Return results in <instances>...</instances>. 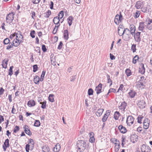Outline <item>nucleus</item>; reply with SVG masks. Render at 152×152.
Returning <instances> with one entry per match:
<instances>
[{
  "mask_svg": "<svg viewBox=\"0 0 152 152\" xmlns=\"http://www.w3.org/2000/svg\"><path fill=\"white\" fill-rule=\"evenodd\" d=\"M86 143L85 141L82 140L78 141L77 144L78 151L79 152L83 151L86 149Z\"/></svg>",
  "mask_w": 152,
  "mask_h": 152,
  "instance_id": "obj_1",
  "label": "nucleus"
},
{
  "mask_svg": "<svg viewBox=\"0 0 152 152\" xmlns=\"http://www.w3.org/2000/svg\"><path fill=\"white\" fill-rule=\"evenodd\" d=\"M14 13L12 12L9 13L7 15L6 18V21L7 23H9L10 25H11V23H12L14 19Z\"/></svg>",
  "mask_w": 152,
  "mask_h": 152,
  "instance_id": "obj_2",
  "label": "nucleus"
},
{
  "mask_svg": "<svg viewBox=\"0 0 152 152\" xmlns=\"http://www.w3.org/2000/svg\"><path fill=\"white\" fill-rule=\"evenodd\" d=\"M141 33V32L137 31L133 35H132L134 37V40L138 42V44L141 41V38L140 37Z\"/></svg>",
  "mask_w": 152,
  "mask_h": 152,
  "instance_id": "obj_3",
  "label": "nucleus"
},
{
  "mask_svg": "<svg viewBox=\"0 0 152 152\" xmlns=\"http://www.w3.org/2000/svg\"><path fill=\"white\" fill-rule=\"evenodd\" d=\"M134 122V118L131 115L129 116L127 118L126 122L129 126H131Z\"/></svg>",
  "mask_w": 152,
  "mask_h": 152,
  "instance_id": "obj_4",
  "label": "nucleus"
},
{
  "mask_svg": "<svg viewBox=\"0 0 152 152\" xmlns=\"http://www.w3.org/2000/svg\"><path fill=\"white\" fill-rule=\"evenodd\" d=\"M141 149L142 152H150L151 151L150 148L145 144L142 145Z\"/></svg>",
  "mask_w": 152,
  "mask_h": 152,
  "instance_id": "obj_5",
  "label": "nucleus"
},
{
  "mask_svg": "<svg viewBox=\"0 0 152 152\" xmlns=\"http://www.w3.org/2000/svg\"><path fill=\"white\" fill-rule=\"evenodd\" d=\"M150 121V120L147 118H146L144 120L143 122V127L144 129H148L149 126Z\"/></svg>",
  "mask_w": 152,
  "mask_h": 152,
  "instance_id": "obj_6",
  "label": "nucleus"
},
{
  "mask_svg": "<svg viewBox=\"0 0 152 152\" xmlns=\"http://www.w3.org/2000/svg\"><path fill=\"white\" fill-rule=\"evenodd\" d=\"M137 106L141 109L144 108L145 106V103L143 100H140L138 101Z\"/></svg>",
  "mask_w": 152,
  "mask_h": 152,
  "instance_id": "obj_7",
  "label": "nucleus"
},
{
  "mask_svg": "<svg viewBox=\"0 0 152 152\" xmlns=\"http://www.w3.org/2000/svg\"><path fill=\"white\" fill-rule=\"evenodd\" d=\"M15 39L18 40L19 39H23V37L21 34V32L20 31H18L17 32H15Z\"/></svg>",
  "mask_w": 152,
  "mask_h": 152,
  "instance_id": "obj_8",
  "label": "nucleus"
},
{
  "mask_svg": "<svg viewBox=\"0 0 152 152\" xmlns=\"http://www.w3.org/2000/svg\"><path fill=\"white\" fill-rule=\"evenodd\" d=\"M102 84L101 83H100L96 87L95 91H96L97 94H98L102 92Z\"/></svg>",
  "mask_w": 152,
  "mask_h": 152,
  "instance_id": "obj_9",
  "label": "nucleus"
},
{
  "mask_svg": "<svg viewBox=\"0 0 152 152\" xmlns=\"http://www.w3.org/2000/svg\"><path fill=\"white\" fill-rule=\"evenodd\" d=\"M145 69L143 64H141L140 65L139 68V72L142 74H143L145 73Z\"/></svg>",
  "mask_w": 152,
  "mask_h": 152,
  "instance_id": "obj_10",
  "label": "nucleus"
},
{
  "mask_svg": "<svg viewBox=\"0 0 152 152\" xmlns=\"http://www.w3.org/2000/svg\"><path fill=\"white\" fill-rule=\"evenodd\" d=\"M23 129L25 132L26 134L29 136L31 135V132L30 131L29 127L27 125H24L23 126Z\"/></svg>",
  "mask_w": 152,
  "mask_h": 152,
  "instance_id": "obj_11",
  "label": "nucleus"
},
{
  "mask_svg": "<svg viewBox=\"0 0 152 152\" xmlns=\"http://www.w3.org/2000/svg\"><path fill=\"white\" fill-rule=\"evenodd\" d=\"M130 32L131 34L133 35L135 32L136 27L133 24H131L129 26Z\"/></svg>",
  "mask_w": 152,
  "mask_h": 152,
  "instance_id": "obj_12",
  "label": "nucleus"
},
{
  "mask_svg": "<svg viewBox=\"0 0 152 152\" xmlns=\"http://www.w3.org/2000/svg\"><path fill=\"white\" fill-rule=\"evenodd\" d=\"M136 87L139 89H142L144 87L143 83L141 81H139L136 85Z\"/></svg>",
  "mask_w": 152,
  "mask_h": 152,
  "instance_id": "obj_13",
  "label": "nucleus"
},
{
  "mask_svg": "<svg viewBox=\"0 0 152 152\" xmlns=\"http://www.w3.org/2000/svg\"><path fill=\"white\" fill-rule=\"evenodd\" d=\"M9 146V140L8 139H6L3 145V148L4 151H6L7 148Z\"/></svg>",
  "mask_w": 152,
  "mask_h": 152,
  "instance_id": "obj_14",
  "label": "nucleus"
},
{
  "mask_svg": "<svg viewBox=\"0 0 152 152\" xmlns=\"http://www.w3.org/2000/svg\"><path fill=\"white\" fill-rule=\"evenodd\" d=\"M61 146L59 143H57L53 148V151L54 152H58L59 151Z\"/></svg>",
  "mask_w": 152,
  "mask_h": 152,
  "instance_id": "obj_15",
  "label": "nucleus"
},
{
  "mask_svg": "<svg viewBox=\"0 0 152 152\" xmlns=\"http://www.w3.org/2000/svg\"><path fill=\"white\" fill-rule=\"evenodd\" d=\"M64 39L66 40H67L69 38V32L67 30H65L64 31Z\"/></svg>",
  "mask_w": 152,
  "mask_h": 152,
  "instance_id": "obj_16",
  "label": "nucleus"
},
{
  "mask_svg": "<svg viewBox=\"0 0 152 152\" xmlns=\"http://www.w3.org/2000/svg\"><path fill=\"white\" fill-rule=\"evenodd\" d=\"M27 105L29 107H33L35 105V102L34 100L31 99L28 102Z\"/></svg>",
  "mask_w": 152,
  "mask_h": 152,
  "instance_id": "obj_17",
  "label": "nucleus"
},
{
  "mask_svg": "<svg viewBox=\"0 0 152 152\" xmlns=\"http://www.w3.org/2000/svg\"><path fill=\"white\" fill-rule=\"evenodd\" d=\"M144 28V22L143 21L139 23V26L138 27V30L142 32H143V29Z\"/></svg>",
  "mask_w": 152,
  "mask_h": 152,
  "instance_id": "obj_18",
  "label": "nucleus"
},
{
  "mask_svg": "<svg viewBox=\"0 0 152 152\" xmlns=\"http://www.w3.org/2000/svg\"><path fill=\"white\" fill-rule=\"evenodd\" d=\"M118 128L122 133H125L126 132V128L122 125L119 126Z\"/></svg>",
  "mask_w": 152,
  "mask_h": 152,
  "instance_id": "obj_19",
  "label": "nucleus"
},
{
  "mask_svg": "<svg viewBox=\"0 0 152 152\" xmlns=\"http://www.w3.org/2000/svg\"><path fill=\"white\" fill-rule=\"evenodd\" d=\"M126 104L125 102H123L121 103V104L119 107V108L122 110H124L126 108Z\"/></svg>",
  "mask_w": 152,
  "mask_h": 152,
  "instance_id": "obj_20",
  "label": "nucleus"
},
{
  "mask_svg": "<svg viewBox=\"0 0 152 152\" xmlns=\"http://www.w3.org/2000/svg\"><path fill=\"white\" fill-rule=\"evenodd\" d=\"M143 2L140 1H137L135 5V7L137 9H140L142 8V5Z\"/></svg>",
  "mask_w": 152,
  "mask_h": 152,
  "instance_id": "obj_21",
  "label": "nucleus"
},
{
  "mask_svg": "<svg viewBox=\"0 0 152 152\" xmlns=\"http://www.w3.org/2000/svg\"><path fill=\"white\" fill-rule=\"evenodd\" d=\"M53 22L54 24L56 25H58L59 23L60 18L59 17H55L53 20Z\"/></svg>",
  "mask_w": 152,
  "mask_h": 152,
  "instance_id": "obj_22",
  "label": "nucleus"
},
{
  "mask_svg": "<svg viewBox=\"0 0 152 152\" xmlns=\"http://www.w3.org/2000/svg\"><path fill=\"white\" fill-rule=\"evenodd\" d=\"M73 19V18L72 16H69L68 18L67 19L68 23L69 24V26H70L72 23V20Z\"/></svg>",
  "mask_w": 152,
  "mask_h": 152,
  "instance_id": "obj_23",
  "label": "nucleus"
},
{
  "mask_svg": "<svg viewBox=\"0 0 152 152\" xmlns=\"http://www.w3.org/2000/svg\"><path fill=\"white\" fill-rule=\"evenodd\" d=\"M104 110V109L103 108L98 109L96 113V115L98 116H100L102 115Z\"/></svg>",
  "mask_w": 152,
  "mask_h": 152,
  "instance_id": "obj_24",
  "label": "nucleus"
},
{
  "mask_svg": "<svg viewBox=\"0 0 152 152\" xmlns=\"http://www.w3.org/2000/svg\"><path fill=\"white\" fill-rule=\"evenodd\" d=\"M8 61L7 59H5L3 60L2 64L3 68L5 69L7 67Z\"/></svg>",
  "mask_w": 152,
  "mask_h": 152,
  "instance_id": "obj_25",
  "label": "nucleus"
},
{
  "mask_svg": "<svg viewBox=\"0 0 152 152\" xmlns=\"http://www.w3.org/2000/svg\"><path fill=\"white\" fill-rule=\"evenodd\" d=\"M40 79L39 77L37 75H36L34 79V83L36 84H38L39 83Z\"/></svg>",
  "mask_w": 152,
  "mask_h": 152,
  "instance_id": "obj_26",
  "label": "nucleus"
},
{
  "mask_svg": "<svg viewBox=\"0 0 152 152\" xmlns=\"http://www.w3.org/2000/svg\"><path fill=\"white\" fill-rule=\"evenodd\" d=\"M128 94L131 98H133L135 96L136 93L134 91L131 90L129 92Z\"/></svg>",
  "mask_w": 152,
  "mask_h": 152,
  "instance_id": "obj_27",
  "label": "nucleus"
},
{
  "mask_svg": "<svg viewBox=\"0 0 152 152\" xmlns=\"http://www.w3.org/2000/svg\"><path fill=\"white\" fill-rule=\"evenodd\" d=\"M42 150L43 152H49L50 150L48 146L45 145L43 147Z\"/></svg>",
  "mask_w": 152,
  "mask_h": 152,
  "instance_id": "obj_28",
  "label": "nucleus"
},
{
  "mask_svg": "<svg viewBox=\"0 0 152 152\" xmlns=\"http://www.w3.org/2000/svg\"><path fill=\"white\" fill-rule=\"evenodd\" d=\"M120 115V114L119 112H115L114 115V118L116 120H117Z\"/></svg>",
  "mask_w": 152,
  "mask_h": 152,
  "instance_id": "obj_29",
  "label": "nucleus"
},
{
  "mask_svg": "<svg viewBox=\"0 0 152 152\" xmlns=\"http://www.w3.org/2000/svg\"><path fill=\"white\" fill-rule=\"evenodd\" d=\"M51 14V11L48 10L46 12L44 13V17L46 18H48L50 15Z\"/></svg>",
  "mask_w": 152,
  "mask_h": 152,
  "instance_id": "obj_30",
  "label": "nucleus"
},
{
  "mask_svg": "<svg viewBox=\"0 0 152 152\" xmlns=\"http://www.w3.org/2000/svg\"><path fill=\"white\" fill-rule=\"evenodd\" d=\"M64 12L63 10H62L58 14V16L59 17V18L61 19L64 16Z\"/></svg>",
  "mask_w": 152,
  "mask_h": 152,
  "instance_id": "obj_31",
  "label": "nucleus"
},
{
  "mask_svg": "<svg viewBox=\"0 0 152 152\" xmlns=\"http://www.w3.org/2000/svg\"><path fill=\"white\" fill-rule=\"evenodd\" d=\"M54 95L53 94H50L48 96V100L51 102H53L54 101L53 98Z\"/></svg>",
  "mask_w": 152,
  "mask_h": 152,
  "instance_id": "obj_32",
  "label": "nucleus"
},
{
  "mask_svg": "<svg viewBox=\"0 0 152 152\" xmlns=\"http://www.w3.org/2000/svg\"><path fill=\"white\" fill-rule=\"evenodd\" d=\"M12 42V44L15 47H17L19 45L18 41L17 40L15 39H14Z\"/></svg>",
  "mask_w": 152,
  "mask_h": 152,
  "instance_id": "obj_33",
  "label": "nucleus"
},
{
  "mask_svg": "<svg viewBox=\"0 0 152 152\" xmlns=\"http://www.w3.org/2000/svg\"><path fill=\"white\" fill-rule=\"evenodd\" d=\"M125 73L128 77L129 76L132 75L131 70L130 69H127L125 70Z\"/></svg>",
  "mask_w": 152,
  "mask_h": 152,
  "instance_id": "obj_34",
  "label": "nucleus"
},
{
  "mask_svg": "<svg viewBox=\"0 0 152 152\" xmlns=\"http://www.w3.org/2000/svg\"><path fill=\"white\" fill-rule=\"evenodd\" d=\"M30 36L32 38H34L35 37V31L34 30H32L31 31Z\"/></svg>",
  "mask_w": 152,
  "mask_h": 152,
  "instance_id": "obj_35",
  "label": "nucleus"
},
{
  "mask_svg": "<svg viewBox=\"0 0 152 152\" xmlns=\"http://www.w3.org/2000/svg\"><path fill=\"white\" fill-rule=\"evenodd\" d=\"M109 115V114H108L107 113L104 115L103 118H102L103 122H105L107 120Z\"/></svg>",
  "mask_w": 152,
  "mask_h": 152,
  "instance_id": "obj_36",
  "label": "nucleus"
},
{
  "mask_svg": "<svg viewBox=\"0 0 152 152\" xmlns=\"http://www.w3.org/2000/svg\"><path fill=\"white\" fill-rule=\"evenodd\" d=\"M120 28L122 29V30L123 29H124V27L123 26V25L120 24L118 27V35L120 36H121V35L120 34Z\"/></svg>",
  "mask_w": 152,
  "mask_h": 152,
  "instance_id": "obj_37",
  "label": "nucleus"
},
{
  "mask_svg": "<svg viewBox=\"0 0 152 152\" xmlns=\"http://www.w3.org/2000/svg\"><path fill=\"white\" fill-rule=\"evenodd\" d=\"M51 58V64L53 66L56 65V60L55 59V58Z\"/></svg>",
  "mask_w": 152,
  "mask_h": 152,
  "instance_id": "obj_38",
  "label": "nucleus"
},
{
  "mask_svg": "<svg viewBox=\"0 0 152 152\" xmlns=\"http://www.w3.org/2000/svg\"><path fill=\"white\" fill-rule=\"evenodd\" d=\"M116 16L117 17H118V20H119L120 22H121L123 19V16L121 14V12H119V15L117 14Z\"/></svg>",
  "mask_w": 152,
  "mask_h": 152,
  "instance_id": "obj_39",
  "label": "nucleus"
},
{
  "mask_svg": "<svg viewBox=\"0 0 152 152\" xmlns=\"http://www.w3.org/2000/svg\"><path fill=\"white\" fill-rule=\"evenodd\" d=\"M3 43L5 45H7L10 43V40L8 38H6L4 40Z\"/></svg>",
  "mask_w": 152,
  "mask_h": 152,
  "instance_id": "obj_40",
  "label": "nucleus"
},
{
  "mask_svg": "<svg viewBox=\"0 0 152 152\" xmlns=\"http://www.w3.org/2000/svg\"><path fill=\"white\" fill-rule=\"evenodd\" d=\"M13 46L14 45L12 44V43L11 42H10L9 43V45L7 46L6 49L7 50H9L11 48H12Z\"/></svg>",
  "mask_w": 152,
  "mask_h": 152,
  "instance_id": "obj_41",
  "label": "nucleus"
},
{
  "mask_svg": "<svg viewBox=\"0 0 152 152\" xmlns=\"http://www.w3.org/2000/svg\"><path fill=\"white\" fill-rule=\"evenodd\" d=\"M40 125V123L38 120H36L34 124V126L36 127H39Z\"/></svg>",
  "mask_w": 152,
  "mask_h": 152,
  "instance_id": "obj_42",
  "label": "nucleus"
},
{
  "mask_svg": "<svg viewBox=\"0 0 152 152\" xmlns=\"http://www.w3.org/2000/svg\"><path fill=\"white\" fill-rule=\"evenodd\" d=\"M120 148V143H118L117 145L115 146V152H118Z\"/></svg>",
  "mask_w": 152,
  "mask_h": 152,
  "instance_id": "obj_43",
  "label": "nucleus"
},
{
  "mask_svg": "<svg viewBox=\"0 0 152 152\" xmlns=\"http://www.w3.org/2000/svg\"><path fill=\"white\" fill-rule=\"evenodd\" d=\"M131 49L133 53L135 52L136 50V45L134 44L132 45L131 46Z\"/></svg>",
  "mask_w": 152,
  "mask_h": 152,
  "instance_id": "obj_44",
  "label": "nucleus"
},
{
  "mask_svg": "<svg viewBox=\"0 0 152 152\" xmlns=\"http://www.w3.org/2000/svg\"><path fill=\"white\" fill-rule=\"evenodd\" d=\"M114 22L117 25H118L120 22L119 20H118V17H117L116 15L115 18Z\"/></svg>",
  "mask_w": 152,
  "mask_h": 152,
  "instance_id": "obj_45",
  "label": "nucleus"
},
{
  "mask_svg": "<svg viewBox=\"0 0 152 152\" xmlns=\"http://www.w3.org/2000/svg\"><path fill=\"white\" fill-rule=\"evenodd\" d=\"M45 71H43L42 72V74L41 75L40 79V81H42L43 80V78L45 75Z\"/></svg>",
  "mask_w": 152,
  "mask_h": 152,
  "instance_id": "obj_46",
  "label": "nucleus"
},
{
  "mask_svg": "<svg viewBox=\"0 0 152 152\" xmlns=\"http://www.w3.org/2000/svg\"><path fill=\"white\" fill-rule=\"evenodd\" d=\"M112 142L114 143L115 145H117L118 143L119 144L120 143V142L117 139L114 138L112 139Z\"/></svg>",
  "mask_w": 152,
  "mask_h": 152,
  "instance_id": "obj_47",
  "label": "nucleus"
},
{
  "mask_svg": "<svg viewBox=\"0 0 152 152\" xmlns=\"http://www.w3.org/2000/svg\"><path fill=\"white\" fill-rule=\"evenodd\" d=\"M143 118V117L139 115L137 118V122L141 124L142 123L141 121Z\"/></svg>",
  "mask_w": 152,
  "mask_h": 152,
  "instance_id": "obj_48",
  "label": "nucleus"
},
{
  "mask_svg": "<svg viewBox=\"0 0 152 152\" xmlns=\"http://www.w3.org/2000/svg\"><path fill=\"white\" fill-rule=\"evenodd\" d=\"M40 104H41V107L42 109H45L46 107V102L45 101H44L43 102H40Z\"/></svg>",
  "mask_w": 152,
  "mask_h": 152,
  "instance_id": "obj_49",
  "label": "nucleus"
},
{
  "mask_svg": "<svg viewBox=\"0 0 152 152\" xmlns=\"http://www.w3.org/2000/svg\"><path fill=\"white\" fill-rule=\"evenodd\" d=\"M13 68V66H12L10 67V69H9V75L10 76L12 75V69Z\"/></svg>",
  "mask_w": 152,
  "mask_h": 152,
  "instance_id": "obj_50",
  "label": "nucleus"
},
{
  "mask_svg": "<svg viewBox=\"0 0 152 152\" xmlns=\"http://www.w3.org/2000/svg\"><path fill=\"white\" fill-rule=\"evenodd\" d=\"M140 15V12L139 11H137L134 16V18H138Z\"/></svg>",
  "mask_w": 152,
  "mask_h": 152,
  "instance_id": "obj_51",
  "label": "nucleus"
},
{
  "mask_svg": "<svg viewBox=\"0 0 152 152\" xmlns=\"http://www.w3.org/2000/svg\"><path fill=\"white\" fill-rule=\"evenodd\" d=\"M139 58H133L132 60V62L133 64H135L137 62L139 61Z\"/></svg>",
  "mask_w": 152,
  "mask_h": 152,
  "instance_id": "obj_52",
  "label": "nucleus"
},
{
  "mask_svg": "<svg viewBox=\"0 0 152 152\" xmlns=\"http://www.w3.org/2000/svg\"><path fill=\"white\" fill-rule=\"evenodd\" d=\"M93 94V91L91 88H90L88 91V94L89 95H92Z\"/></svg>",
  "mask_w": 152,
  "mask_h": 152,
  "instance_id": "obj_53",
  "label": "nucleus"
},
{
  "mask_svg": "<svg viewBox=\"0 0 152 152\" xmlns=\"http://www.w3.org/2000/svg\"><path fill=\"white\" fill-rule=\"evenodd\" d=\"M42 49L43 52H45L46 51L47 49L45 45L43 44L42 45Z\"/></svg>",
  "mask_w": 152,
  "mask_h": 152,
  "instance_id": "obj_54",
  "label": "nucleus"
},
{
  "mask_svg": "<svg viewBox=\"0 0 152 152\" xmlns=\"http://www.w3.org/2000/svg\"><path fill=\"white\" fill-rule=\"evenodd\" d=\"M33 71L34 72H35L38 69V67L37 65H34L33 66Z\"/></svg>",
  "mask_w": 152,
  "mask_h": 152,
  "instance_id": "obj_55",
  "label": "nucleus"
},
{
  "mask_svg": "<svg viewBox=\"0 0 152 152\" xmlns=\"http://www.w3.org/2000/svg\"><path fill=\"white\" fill-rule=\"evenodd\" d=\"M63 45V44L62 42V41H60L59 42V45L58 47V49L59 50L61 49L62 48Z\"/></svg>",
  "mask_w": 152,
  "mask_h": 152,
  "instance_id": "obj_56",
  "label": "nucleus"
},
{
  "mask_svg": "<svg viewBox=\"0 0 152 152\" xmlns=\"http://www.w3.org/2000/svg\"><path fill=\"white\" fill-rule=\"evenodd\" d=\"M19 129V127L18 126H16L14 129L13 132L14 133H16Z\"/></svg>",
  "mask_w": 152,
  "mask_h": 152,
  "instance_id": "obj_57",
  "label": "nucleus"
},
{
  "mask_svg": "<svg viewBox=\"0 0 152 152\" xmlns=\"http://www.w3.org/2000/svg\"><path fill=\"white\" fill-rule=\"evenodd\" d=\"M89 142H91L93 143L95 142V139L94 136H92L89 139Z\"/></svg>",
  "mask_w": 152,
  "mask_h": 152,
  "instance_id": "obj_58",
  "label": "nucleus"
},
{
  "mask_svg": "<svg viewBox=\"0 0 152 152\" xmlns=\"http://www.w3.org/2000/svg\"><path fill=\"white\" fill-rule=\"evenodd\" d=\"M31 18L33 19H34V17H36V14L35 12L34 11H31Z\"/></svg>",
  "mask_w": 152,
  "mask_h": 152,
  "instance_id": "obj_59",
  "label": "nucleus"
},
{
  "mask_svg": "<svg viewBox=\"0 0 152 152\" xmlns=\"http://www.w3.org/2000/svg\"><path fill=\"white\" fill-rule=\"evenodd\" d=\"M116 91V90L115 89H113V88H111L110 89H109L108 91V92L107 93V95H108L109 93L111 92H115Z\"/></svg>",
  "mask_w": 152,
  "mask_h": 152,
  "instance_id": "obj_60",
  "label": "nucleus"
},
{
  "mask_svg": "<svg viewBox=\"0 0 152 152\" xmlns=\"http://www.w3.org/2000/svg\"><path fill=\"white\" fill-rule=\"evenodd\" d=\"M40 0H32V2L34 4H37L39 3Z\"/></svg>",
  "mask_w": 152,
  "mask_h": 152,
  "instance_id": "obj_61",
  "label": "nucleus"
},
{
  "mask_svg": "<svg viewBox=\"0 0 152 152\" xmlns=\"http://www.w3.org/2000/svg\"><path fill=\"white\" fill-rule=\"evenodd\" d=\"M50 7L51 9H53V5L54 3L52 1H50Z\"/></svg>",
  "mask_w": 152,
  "mask_h": 152,
  "instance_id": "obj_62",
  "label": "nucleus"
},
{
  "mask_svg": "<svg viewBox=\"0 0 152 152\" xmlns=\"http://www.w3.org/2000/svg\"><path fill=\"white\" fill-rule=\"evenodd\" d=\"M128 31L129 32H130V29H128L127 28H126L125 29H124V30L123 31V32L122 33V34L121 35V36H123L124 34L125 33V32L126 31Z\"/></svg>",
  "mask_w": 152,
  "mask_h": 152,
  "instance_id": "obj_63",
  "label": "nucleus"
},
{
  "mask_svg": "<svg viewBox=\"0 0 152 152\" xmlns=\"http://www.w3.org/2000/svg\"><path fill=\"white\" fill-rule=\"evenodd\" d=\"M15 32L14 33L12 34H11L10 35V38L11 39H13L14 37L15 36Z\"/></svg>",
  "mask_w": 152,
  "mask_h": 152,
  "instance_id": "obj_64",
  "label": "nucleus"
}]
</instances>
